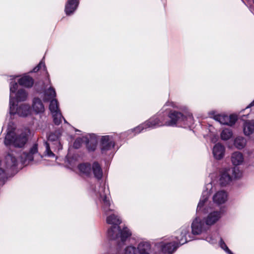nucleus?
Returning <instances> with one entry per match:
<instances>
[{
  "label": "nucleus",
  "mask_w": 254,
  "mask_h": 254,
  "mask_svg": "<svg viewBox=\"0 0 254 254\" xmlns=\"http://www.w3.org/2000/svg\"><path fill=\"white\" fill-rule=\"evenodd\" d=\"M95 194L102 205L103 211L106 215V222L112 226L107 232L108 237L112 240H116L120 243L119 246L131 236V232L126 227L121 229L119 225L121 219L117 212L111 206L110 198L109 196V190L104 185L100 186L98 190H95Z\"/></svg>",
  "instance_id": "f257e3e1"
},
{
  "label": "nucleus",
  "mask_w": 254,
  "mask_h": 254,
  "mask_svg": "<svg viewBox=\"0 0 254 254\" xmlns=\"http://www.w3.org/2000/svg\"><path fill=\"white\" fill-rule=\"evenodd\" d=\"M15 154L13 151L8 152L2 160H0V166H3L10 172H14L16 171L19 163L26 166L32 161L37 163L38 160L36 159L37 157L42 158L38 153L37 144H33L28 151H23L20 155H18V157L20 158V161Z\"/></svg>",
  "instance_id": "f03ea898"
},
{
  "label": "nucleus",
  "mask_w": 254,
  "mask_h": 254,
  "mask_svg": "<svg viewBox=\"0 0 254 254\" xmlns=\"http://www.w3.org/2000/svg\"><path fill=\"white\" fill-rule=\"evenodd\" d=\"M212 186L211 183L206 185V190L203 191L196 208L197 212L207 213L202 219L209 229L219 221L223 214L221 210H212L213 204L208 200Z\"/></svg>",
  "instance_id": "7ed1b4c3"
},
{
  "label": "nucleus",
  "mask_w": 254,
  "mask_h": 254,
  "mask_svg": "<svg viewBox=\"0 0 254 254\" xmlns=\"http://www.w3.org/2000/svg\"><path fill=\"white\" fill-rule=\"evenodd\" d=\"M210 229L202 218L196 217L191 224V233L189 226H183L177 231V239L181 245H184L193 239V236H203Z\"/></svg>",
  "instance_id": "20e7f679"
},
{
  "label": "nucleus",
  "mask_w": 254,
  "mask_h": 254,
  "mask_svg": "<svg viewBox=\"0 0 254 254\" xmlns=\"http://www.w3.org/2000/svg\"><path fill=\"white\" fill-rule=\"evenodd\" d=\"M29 132L28 129L23 130L17 128L13 122H9L7 126L4 144L7 147H23L28 140Z\"/></svg>",
  "instance_id": "39448f33"
},
{
  "label": "nucleus",
  "mask_w": 254,
  "mask_h": 254,
  "mask_svg": "<svg viewBox=\"0 0 254 254\" xmlns=\"http://www.w3.org/2000/svg\"><path fill=\"white\" fill-rule=\"evenodd\" d=\"M166 107L164 113L165 114V126L178 127H187L193 123V117L190 113L185 114L181 112L171 110Z\"/></svg>",
  "instance_id": "423d86ee"
},
{
  "label": "nucleus",
  "mask_w": 254,
  "mask_h": 254,
  "mask_svg": "<svg viewBox=\"0 0 254 254\" xmlns=\"http://www.w3.org/2000/svg\"><path fill=\"white\" fill-rule=\"evenodd\" d=\"M61 134L59 131L51 133L48 138V141L44 142L45 150L44 155L51 158L57 159L56 153L63 149V145L60 138Z\"/></svg>",
  "instance_id": "0eeeda50"
},
{
  "label": "nucleus",
  "mask_w": 254,
  "mask_h": 254,
  "mask_svg": "<svg viewBox=\"0 0 254 254\" xmlns=\"http://www.w3.org/2000/svg\"><path fill=\"white\" fill-rule=\"evenodd\" d=\"M10 94H9V114L10 115L15 114L20 117H25L31 113L30 107L29 105L22 104L19 105H15L12 101V94L15 93L18 88V84L15 81H11L10 82Z\"/></svg>",
  "instance_id": "6e6552de"
},
{
  "label": "nucleus",
  "mask_w": 254,
  "mask_h": 254,
  "mask_svg": "<svg viewBox=\"0 0 254 254\" xmlns=\"http://www.w3.org/2000/svg\"><path fill=\"white\" fill-rule=\"evenodd\" d=\"M166 107H171L174 108H177L176 104L174 102L170 101H167L161 110L158 112L156 115L145 122L147 128H153L165 126L166 118L164 111Z\"/></svg>",
  "instance_id": "1a4fd4ad"
},
{
  "label": "nucleus",
  "mask_w": 254,
  "mask_h": 254,
  "mask_svg": "<svg viewBox=\"0 0 254 254\" xmlns=\"http://www.w3.org/2000/svg\"><path fill=\"white\" fill-rule=\"evenodd\" d=\"M122 136V134H113L102 136L100 140L101 153L105 155L111 154L114 151L115 143Z\"/></svg>",
  "instance_id": "9d476101"
},
{
  "label": "nucleus",
  "mask_w": 254,
  "mask_h": 254,
  "mask_svg": "<svg viewBox=\"0 0 254 254\" xmlns=\"http://www.w3.org/2000/svg\"><path fill=\"white\" fill-rule=\"evenodd\" d=\"M177 236H179L176 232V235L169 238L168 240H165L163 241L157 243L156 246L164 254H172L174 253L179 246H181L177 239Z\"/></svg>",
  "instance_id": "9b49d317"
},
{
  "label": "nucleus",
  "mask_w": 254,
  "mask_h": 254,
  "mask_svg": "<svg viewBox=\"0 0 254 254\" xmlns=\"http://www.w3.org/2000/svg\"><path fill=\"white\" fill-rule=\"evenodd\" d=\"M82 143H85L89 151H94L97 147V138L94 134H87L81 137L76 138L73 143V147L79 148Z\"/></svg>",
  "instance_id": "f8f14e48"
},
{
  "label": "nucleus",
  "mask_w": 254,
  "mask_h": 254,
  "mask_svg": "<svg viewBox=\"0 0 254 254\" xmlns=\"http://www.w3.org/2000/svg\"><path fill=\"white\" fill-rule=\"evenodd\" d=\"M210 117L221 125L232 126L238 120V117L236 115L228 116L224 114H218L216 111H212L209 113Z\"/></svg>",
  "instance_id": "ddd939ff"
},
{
  "label": "nucleus",
  "mask_w": 254,
  "mask_h": 254,
  "mask_svg": "<svg viewBox=\"0 0 254 254\" xmlns=\"http://www.w3.org/2000/svg\"><path fill=\"white\" fill-rule=\"evenodd\" d=\"M47 73H48L47 72ZM47 77L46 79L47 85L45 83L44 85V91L43 97V100L44 102H48L50 100L55 99L56 96V92L55 88L51 86V81L49 77V75L47 74Z\"/></svg>",
  "instance_id": "4468645a"
},
{
  "label": "nucleus",
  "mask_w": 254,
  "mask_h": 254,
  "mask_svg": "<svg viewBox=\"0 0 254 254\" xmlns=\"http://www.w3.org/2000/svg\"><path fill=\"white\" fill-rule=\"evenodd\" d=\"M231 168L228 167L223 169L221 171L220 183L222 186H226L232 180Z\"/></svg>",
  "instance_id": "2eb2a0df"
},
{
  "label": "nucleus",
  "mask_w": 254,
  "mask_h": 254,
  "mask_svg": "<svg viewBox=\"0 0 254 254\" xmlns=\"http://www.w3.org/2000/svg\"><path fill=\"white\" fill-rule=\"evenodd\" d=\"M228 199V194L223 190L217 191L212 197V200L216 205L219 206L224 204Z\"/></svg>",
  "instance_id": "dca6fc26"
},
{
  "label": "nucleus",
  "mask_w": 254,
  "mask_h": 254,
  "mask_svg": "<svg viewBox=\"0 0 254 254\" xmlns=\"http://www.w3.org/2000/svg\"><path fill=\"white\" fill-rule=\"evenodd\" d=\"M225 147L220 143H216L213 147L212 154L216 160L222 159L225 155Z\"/></svg>",
  "instance_id": "f3484780"
},
{
  "label": "nucleus",
  "mask_w": 254,
  "mask_h": 254,
  "mask_svg": "<svg viewBox=\"0 0 254 254\" xmlns=\"http://www.w3.org/2000/svg\"><path fill=\"white\" fill-rule=\"evenodd\" d=\"M18 84L27 88H31L34 83V80L30 76L24 74L18 79Z\"/></svg>",
  "instance_id": "a211bd4d"
},
{
  "label": "nucleus",
  "mask_w": 254,
  "mask_h": 254,
  "mask_svg": "<svg viewBox=\"0 0 254 254\" xmlns=\"http://www.w3.org/2000/svg\"><path fill=\"white\" fill-rule=\"evenodd\" d=\"M79 4L78 0H67L64 11L67 15L72 14L76 10Z\"/></svg>",
  "instance_id": "6ab92c4d"
},
{
  "label": "nucleus",
  "mask_w": 254,
  "mask_h": 254,
  "mask_svg": "<svg viewBox=\"0 0 254 254\" xmlns=\"http://www.w3.org/2000/svg\"><path fill=\"white\" fill-rule=\"evenodd\" d=\"M231 161L234 166L242 165L245 161L244 156L242 152L235 151L231 154Z\"/></svg>",
  "instance_id": "aec40b11"
},
{
  "label": "nucleus",
  "mask_w": 254,
  "mask_h": 254,
  "mask_svg": "<svg viewBox=\"0 0 254 254\" xmlns=\"http://www.w3.org/2000/svg\"><path fill=\"white\" fill-rule=\"evenodd\" d=\"M136 249L139 254H150L151 245L148 241H141L138 243Z\"/></svg>",
  "instance_id": "412c9836"
},
{
  "label": "nucleus",
  "mask_w": 254,
  "mask_h": 254,
  "mask_svg": "<svg viewBox=\"0 0 254 254\" xmlns=\"http://www.w3.org/2000/svg\"><path fill=\"white\" fill-rule=\"evenodd\" d=\"M16 90L15 93L12 94V101L14 103V100H15L17 102H22L25 101L27 100L28 97L27 92L23 89H20L17 91Z\"/></svg>",
  "instance_id": "4be33fe9"
},
{
  "label": "nucleus",
  "mask_w": 254,
  "mask_h": 254,
  "mask_svg": "<svg viewBox=\"0 0 254 254\" xmlns=\"http://www.w3.org/2000/svg\"><path fill=\"white\" fill-rule=\"evenodd\" d=\"M32 108L36 114L43 113L45 111L44 106L41 99L37 97L33 99Z\"/></svg>",
  "instance_id": "5701e85b"
},
{
  "label": "nucleus",
  "mask_w": 254,
  "mask_h": 254,
  "mask_svg": "<svg viewBox=\"0 0 254 254\" xmlns=\"http://www.w3.org/2000/svg\"><path fill=\"white\" fill-rule=\"evenodd\" d=\"M92 166L89 163H84L78 165V169L81 175L87 177L92 176Z\"/></svg>",
  "instance_id": "b1692460"
},
{
  "label": "nucleus",
  "mask_w": 254,
  "mask_h": 254,
  "mask_svg": "<svg viewBox=\"0 0 254 254\" xmlns=\"http://www.w3.org/2000/svg\"><path fill=\"white\" fill-rule=\"evenodd\" d=\"M244 133L246 136L254 134V121H247L243 124Z\"/></svg>",
  "instance_id": "393cba45"
},
{
  "label": "nucleus",
  "mask_w": 254,
  "mask_h": 254,
  "mask_svg": "<svg viewBox=\"0 0 254 254\" xmlns=\"http://www.w3.org/2000/svg\"><path fill=\"white\" fill-rule=\"evenodd\" d=\"M92 174H93L94 177L97 180H101L103 177V170L100 164L95 162L92 165Z\"/></svg>",
  "instance_id": "a878e982"
},
{
  "label": "nucleus",
  "mask_w": 254,
  "mask_h": 254,
  "mask_svg": "<svg viewBox=\"0 0 254 254\" xmlns=\"http://www.w3.org/2000/svg\"><path fill=\"white\" fill-rule=\"evenodd\" d=\"M145 123H143L142 124L136 127L128 130L127 132L122 133L123 136L126 135V134L129 135L131 133H133V135H135L136 134L140 133L141 131H143L144 129H146L147 128V126H146Z\"/></svg>",
  "instance_id": "bb28decb"
},
{
  "label": "nucleus",
  "mask_w": 254,
  "mask_h": 254,
  "mask_svg": "<svg viewBox=\"0 0 254 254\" xmlns=\"http://www.w3.org/2000/svg\"><path fill=\"white\" fill-rule=\"evenodd\" d=\"M246 143L247 140L246 138L241 136L236 137L234 140V145L238 149L244 148Z\"/></svg>",
  "instance_id": "cd10ccee"
},
{
  "label": "nucleus",
  "mask_w": 254,
  "mask_h": 254,
  "mask_svg": "<svg viewBox=\"0 0 254 254\" xmlns=\"http://www.w3.org/2000/svg\"><path fill=\"white\" fill-rule=\"evenodd\" d=\"M201 239L205 240L211 244L217 243L216 235L215 234L208 233L207 232L202 236Z\"/></svg>",
  "instance_id": "c85d7f7f"
},
{
  "label": "nucleus",
  "mask_w": 254,
  "mask_h": 254,
  "mask_svg": "<svg viewBox=\"0 0 254 254\" xmlns=\"http://www.w3.org/2000/svg\"><path fill=\"white\" fill-rule=\"evenodd\" d=\"M233 134V131L231 129L226 128L222 130L220 137L223 140H227L232 137Z\"/></svg>",
  "instance_id": "c756f323"
},
{
  "label": "nucleus",
  "mask_w": 254,
  "mask_h": 254,
  "mask_svg": "<svg viewBox=\"0 0 254 254\" xmlns=\"http://www.w3.org/2000/svg\"><path fill=\"white\" fill-rule=\"evenodd\" d=\"M49 109L52 114L61 112L59 108V104L57 100L53 99L51 100L49 105Z\"/></svg>",
  "instance_id": "7c9ffc66"
},
{
  "label": "nucleus",
  "mask_w": 254,
  "mask_h": 254,
  "mask_svg": "<svg viewBox=\"0 0 254 254\" xmlns=\"http://www.w3.org/2000/svg\"><path fill=\"white\" fill-rule=\"evenodd\" d=\"M53 121L55 125H59L62 122V119H63L64 123H67L66 121L62 116L61 112L52 114Z\"/></svg>",
  "instance_id": "2f4dec72"
},
{
  "label": "nucleus",
  "mask_w": 254,
  "mask_h": 254,
  "mask_svg": "<svg viewBox=\"0 0 254 254\" xmlns=\"http://www.w3.org/2000/svg\"><path fill=\"white\" fill-rule=\"evenodd\" d=\"M231 169V175L233 178L239 179L242 177L243 173L238 168L234 167Z\"/></svg>",
  "instance_id": "473e14b6"
},
{
  "label": "nucleus",
  "mask_w": 254,
  "mask_h": 254,
  "mask_svg": "<svg viewBox=\"0 0 254 254\" xmlns=\"http://www.w3.org/2000/svg\"><path fill=\"white\" fill-rule=\"evenodd\" d=\"M10 171L6 170L3 166H0V181H4L7 178Z\"/></svg>",
  "instance_id": "72a5a7b5"
},
{
  "label": "nucleus",
  "mask_w": 254,
  "mask_h": 254,
  "mask_svg": "<svg viewBox=\"0 0 254 254\" xmlns=\"http://www.w3.org/2000/svg\"><path fill=\"white\" fill-rule=\"evenodd\" d=\"M65 163L68 168L73 169L76 166V160L73 158L66 157Z\"/></svg>",
  "instance_id": "f704fd0d"
},
{
  "label": "nucleus",
  "mask_w": 254,
  "mask_h": 254,
  "mask_svg": "<svg viewBox=\"0 0 254 254\" xmlns=\"http://www.w3.org/2000/svg\"><path fill=\"white\" fill-rule=\"evenodd\" d=\"M220 247L223 250L228 254H233V253L229 250L223 240L221 238L219 242Z\"/></svg>",
  "instance_id": "c9c22d12"
},
{
  "label": "nucleus",
  "mask_w": 254,
  "mask_h": 254,
  "mask_svg": "<svg viewBox=\"0 0 254 254\" xmlns=\"http://www.w3.org/2000/svg\"><path fill=\"white\" fill-rule=\"evenodd\" d=\"M43 69L44 70L46 71V67L44 62L41 61L36 67H35L31 72H36L40 69Z\"/></svg>",
  "instance_id": "e433bc0d"
},
{
  "label": "nucleus",
  "mask_w": 254,
  "mask_h": 254,
  "mask_svg": "<svg viewBox=\"0 0 254 254\" xmlns=\"http://www.w3.org/2000/svg\"><path fill=\"white\" fill-rule=\"evenodd\" d=\"M106 254H117L116 251H113V250H110Z\"/></svg>",
  "instance_id": "4c0bfd02"
},
{
  "label": "nucleus",
  "mask_w": 254,
  "mask_h": 254,
  "mask_svg": "<svg viewBox=\"0 0 254 254\" xmlns=\"http://www.w3.org/2000/svg\"><path fill=\"white\" fill-rule=\"evenodd\" d=\"M19 76L17 75V76H12L11 77H13V78H16V77H19Z\"/></svg>",
  "instance_id": "58836bf2"
}]
</instances>
